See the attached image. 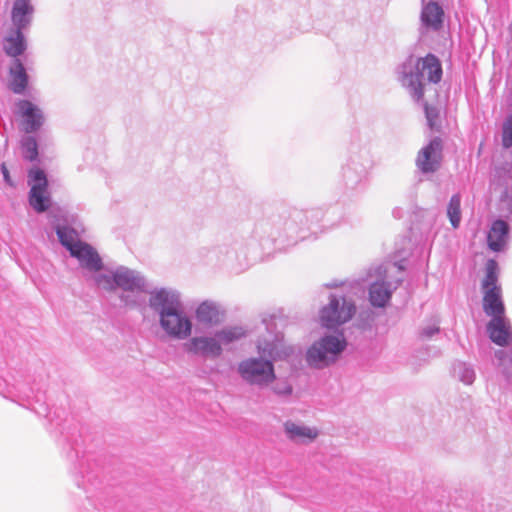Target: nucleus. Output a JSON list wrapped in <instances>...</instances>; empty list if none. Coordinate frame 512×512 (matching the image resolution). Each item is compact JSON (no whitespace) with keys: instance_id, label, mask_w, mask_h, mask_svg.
Returning <instances> with one entry per match:
<instances>
[{"instance_id":"cd10ccee","label":"nucleus","mask_w":512,"mask_h":512,"mask_svg":"<svg viewBox=\"0 0 512 512\" xmlns=\"http://www.w3.org/2000/svg\"><path fill=\"white\" fill-rule=\"evenodd\" d=\"M1 171H2V174H3V177H4L5 182H6L9 186L14 187V186H15V184H14V182H13V180H12L11 176H10L9 170H8V168H7V166H6V164H5V163H2V164H1Z\"/></svg>"},{"instance_id":"412c9836","label":"nucleus","mask_w":512,"mask_h":512,"mask_svg":"<svg viewBox=\"0 0 512 512\" xmlns=\"http://www.w3.org/2000/svg\"><path fill=\"white\" fill-rule=\"evenodd\" d=\"M4 50L6 54L11 57L22 54L25 50L23 34H9V36L5 38Z\"/></svg>"},{"instance_id":"f257e3e1","label":"nucleus","mask_w":512,"mask_h":512,"mask_svg":"<svg viewBox=\"0 0 512 512\" xmlns=\"http://www.w3.org/2000/svg\"><path fill=\"white\" fill-rule=\"evenodd\" d=\"M442 65L433 54L416 58L410 56L402 66L401 82L407 87L411 95L417 101L424 96L426 83L437 84L442 78Z\"/></svg>"},{"instance_id":"393cba45","label":"nucleus","mask_w":512,"mask_h":512,"mask_svg":"<svg viewBox=\"0 0 512 512\" xmlns=\"http://www.w3.org/2000/svg\"><path fill=\"white\" fill-rule=\"evenodd\" d=\"M245 335V331L240 327H231L219 331L216 336L223 344H230L239 340Z\"/></svg>"},{"instance_id":"7ed1b4c3","label":"nucleus","mask_w":512,"mask_h":512,"mask_svg":"<svg viewBox=\"0 0 512 512\" xmlns=\"http://www.w3.org/2000/svg\"><path fill=\"white\" fill-rule=\"evenodd\" d=\"M498 264L490 259L485 265V276L481 282L483 292V310L492 318L505 315V306L502 300V288L498 284Z\"/></svg>"},{"instance_id":"b1692460","label":"nucleus","mask_w":512,"mask_h":512,"mask_svg":"<svg viewBox=\"0 0 512 512\" xmlns=\"http://www.w3.org/2000/svg\"><path fill=\"white\" fill-rule=\"evenodd\" d=\"M23 158L28 161H35L38 158V144L34 137H26L21 142Z\"/></svg>"},{"instance_id":"dca6fc26","label":"nucleus","mask_w":512,"mask_h":512,"mask_svg":"<svg viewBox=\"0 0 512 512\" xmlns=\"http://www.w3.org/2000/svg\"><path fill=\"white\" fill-rule=\"evenodd\" d=\"M28 86V75L20 60L15 59L10 68L9 88L15 94H22Z\"/></svg>"},{"instance_id":"0eeeda50","label":"nucleus","mask_w":512,"mask_h":512,"mask_svg":"<svg viewBox=\"0 0 512 512\" xmlns=\"http://www.w3.org/2000/svg\"><path fill=\"white\" fill-rule=\"evenodd\" d=\"M355 313L353 303L347 301L344 297H331L329 304L321 310V324L332 329L349 321Z\"/></svg>"},{"instance_id":"6ab92c4d","label":"nucleus","mask_w":512,"mask_h":512,"mask_svg":"<svg viewBox=\"0 0 512 512\" xmlns=\"http://www.w3.org/2000/svg\"><path fill=\"white\" fill-rule=\"evenodd\" d=\"M197 319L206 324H214L220 321L218 308L208 302H203L196 311Z\"/></svg>"},{"instance_id":"f8f14e48","label":"nucleus","mask_w":512,"mask_h":512,"mask_svg":"<svg viewBox=\"0 0 512 512\" xmlns=\"http://www.w3.org/2000/svg\"><path fill=\"white\" fill-rule=\"evenodd\" d=\"M422 26L426 29L439 31L444 22V10L442 6L435 0L425 1L422 3L420 15Z\"/></svg>"},{"instance_id":"ddd939ff","label":"nucleus","mask_w":512,"mask_h":512,"mask_svg":"<svg viewBox=\"0 0 512 512\" xmlns=\"http://www.w3.org/2000/svg\"><path fill=\"white\" fill-rule=\"evenodd\" d=\"M287 437L294 442L308 443L314 441L319 431L316 427L306 426L304 424L287 421L284 424Z\"/></svg>"},{"instance_id":"9d476101","label":"nucleus","mask_w":512,"mask_h":512,"mask_svg":"<svg viewBox=\"0 0 512 512\" xmlns=\"http://www.w3.org/2000/svg\"><path fill=\"white\" fill-rule=\"evenodd\" d=\"M487 332L498 346H508L512 342V326L505 315L492 318L487 324Z\"/></svg>"},{"instance_id":"c756f323","label":"nucleus","mask_w":512,"mask_h":512,"mask_svg":"<svg viewBox=\"0 0 512 512\" xmlns=\"http://www.w3.org/2000/svg\"><path fill=\"white\" fill-rule=\"evenodd\" d=\"M97 282H98V284H99V285H102V284H103V285L105 286V284H106V283H107V284L109 283V279H108V277H106V276H100V277L97 279Z\"/></svg>"},{"instance_id":"6e6552de","label":"nucleus","mask_w":512,"mask_h":512,"mask_svg":"<svg viewBox=\"0 0 512 512\" xmlns=\"http://www.w3.org/2000/svg\"><path fill=\"white\" fill-rule=\"evenodd\" d=\"M16 115L21 118L22 129L26 133L37 131L44 123L42 110L29 100L16 103Z\"/></svg>"},{"instance_id":"bb28decb","label":"nucleus","mask_w":512,"mask_h":512,"mask_svg":"<svg viewBox=\"0 0 512 512\" xmlns=\"http://www.w3.org/2000/svg\"><path fill=\"white\" fill-rule=\"evenodd\" d=\"M502 145L505 148L512 146V116H509L503 124Z\"/></svg>"},{"instance_id":"423d86ee","label":"nucleus","mask_w":512,"mask_h":512,"mask_svg":"<svg viewBox=\"0 0 512 512\" xmlns=\"http://www.w3.org/2000/svg\"><path fill=\"white\" fill-rule=\"evenodd\" d=\"M28 185L30 186V206L38 213L46 211L50 206V196L45 172L40 168L30 169L28 172Z\"/></svg>"},{"instance_id":"a211bd4d","label":"nucleus","mask_w":512,"mask_h":512,"mask_svg":"<svg viewBox=\"0 0 512 512\" xmlns=\"http://www.w3.org/2000/svg\"><path fill=\"white\" fill-rule=\"evenodd\" d=\"M57 235L61 244L66 247L71 253L74 249L81 245L83 242L79 240L78 233L69 227H58Z\"/></svg>"},{"instance_id":"f03ea898","label":"nucleus","mask_w":512,"mask_h":512,"mask_svg":"<svg viewBox=\"0 0 512 512\" xmlns=\"http://www.w3.org/2000/svg\"><path fill=\"white\" fill-rule=\"evenodd\" d=\"M150 305L160 312L162 328L172 337L187 338L191 334V322L181 311L179 301L166 291H159L150 298Z\"/></svg>"},{"instance_id":"5701e85b","label":"nucleus","mask_w":512,"mask_h":512,"mask_svg":"<svg viewBox=\"0 0 512 512\" xmlns=\"http://www.w3.org/2000/svg\"><path fill=\"white\" fill-rule=\"evenodd\" d=\"M447 216L451 225L457 228L461 221L460 196L458 194L451 197L447 208Z\"/></svg>"},{"instance_id":"f3484780","label":"nucleus","mask_w":512,"mask_h":512,"mask_svg":"<svg viewBox=\"0 0 512 512\" xmlns=\"http://www.w3.org/2000/svg\"><path fill=\"white\" fill-rule=\"evenodd\" d=\"M508 234V225L503 220L495 221L488 233V246L493 251H500L505 243Z\"/></svg>"},{"instance_id":"20e7f679","label":"nucleus","mask_w":512,"mask_h":512,"mask_svg":"<svg viewBox=\"0 0 512 512\" xmlns=\"http://www.w3.org/2000/svg\"><path fill=\"white\" fill-rule=\"evenodd\" d=\"M345 340L335 336H327L314 343L307 351V362L310 366L323 368L334 362L345 349Z\"/></svg>"},{"instance_id":"1a4fd4ad","label":"nucleus","mask_w":512,"mask_h":512,"mask_svg":"<svg viewBox=\"0 0 512 512\" xmlns=\"http://www.w3.org/2000/svg\"><path fill=\"white\" fill-rule=\"evenodd\" d=\"M441 160L442 141L440 138H435L419 151L416 164L422 172L429 173L439 168Z\"/></svg>"},{"instance_id":"4be33fe9","label":"nucleus","mask_w":512,"mask_h":512,"mask_svg":"<svg viewBox=\"0 0 512 512\" xmlns=\"http://www.w3.org/2000/svg\"><path fill=\"white\" fill-rule=\"evenodd\" d=\"M113 280L117 286L125 290H133L139 285V280L129 270H119L115 272Z\"/></svg>"},{"instance_id":"39448f33","label":"nucleus","mask_w":512,"mask_h":512,"mask_svg":"<svg viewBox=\"0 0 512 512\" xmlns=\"http://www.w3.org/2000/svg\"><path fill=\"white\" fill-rule=\"evenodd\" d=\"M238 372L243 380L257 386H268L276 378L273 363L262 358H248L241 361Z\"/></svg>"},{"instance_id":"4468645a","label":"nucleus","mask_w":512,"mask_h":512,"mask_svg":"<svg viewBox=\"0 0 512 512\" xmlns=\"http://www.w3.org/2000/svg\"><path fill=\"white\" fill-rule=\"evenodd\" d=\"M70 254L78 259L81 266L89 270L99 271L102 268V261L100 256L87 243L83 242L81 245H78V247L74 249Z\"/></svg>"},{"instance_id":"c85d7f7f","label":"nucleus","mask_w":512,"mask_h":512,"mask_svg":"<svg viewBox=\"0 0 512 512\" xmlns=\"http://www.w3.org/2000/svg\"><path fill=\"white\" fill-rule=\"evenodd\" d=\"M292 388L289 385H285L282 389H277L276 392L280 394H289L291 393Z\"/></svg>"},{"instance_id":"2eb2a0df","label":"nucleus","mask_w":512,"mask_h":512,"mask_svg":"<svg viewBox=\"0 0 512 512\" xmlns=\"http://www.w3.org/2000/svg\"><path fill=\"white\" fill-rule=\"evenodd\" d=\"M188 350L193 353H201L213 357H218L222 353L219 342L209 337L192 338L188 345Z\"/></svg>"},{"instance_id":"a878e982","label":"nucleus","mask_w":512,"mask_h":512,"mask_svg":"<svg viewBox=\"0 0 512 512\" xmlns=\"http://www.w3.org/2000/svg\"><path fill=\"white\" fill-rule=\"evenodd\" d=\"M425 115L430 129L432 131H440L441 124L438 110L435 107L425 104Z\"/></svg>"},{"instance_id":"9b49d317","label":"nucleus","mask_w":512,"mask_h":512,"mask_svg":"<svg viewBox=\"0 0 512 512\" xmlns=\"http://www.w3.org/2000/svg\"><path fill=\"white\" fill-rule=\"evenodd\" d=\"M34 13L31 0H15L12 6L11 19L14 28L11 32H22L29 28Z\"/></svg>"},{"instance_id":"aec40b11","label":"nucleus","mask_w":512,"mask_h":512,"mask_svg":"<svg viewBox=\"0 0 512 512\" xmlns=\"http://www.w3.org/2000/svg\"><path fill=\"white\" fill-rule=\"evenodd\" d=\"M391 297L390 290L384 283H374L370 288V301L373 306L384 307Z\"/></svg>"}]
</instances>
